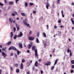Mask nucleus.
Returning <instances> with one entry per match:
<instances>
[{"mask_svg": "<svg viewBox=\"0 0 74 74\" xmlns=\"http://www.w3.org/2000/svg\"><path fill=\"white\" fill-rule=\"evenodd\" d=\"M19 53H21V51H19L18 50L17 51V55H19Z\"/></svg>", "mask_w": 74, "mask_h": 74, "instance_id": "aec40b11", "label": "nucleus"}, {"mask_svg": "<svg viewBox=\"0 0 74 74\" xmlns=\"http://www.w3.org/2000/svg\"><path fill=\"white\" fill-rule=\"evenodd\" d=\"M61 13L62 14V17L63 18H64V15L63 14V10L61 11Z\"/></svg>", "mask_w": 74, "mask_h": 74, "instance_id": "412c9836", "label": "nucleus"}, {"mask_svg": "<svg viewBox=\"0 0 74 74\" xmlns=\"http://www.w3.org/2000/svg\"><path fill=\"white\" fill-rule=\"evenodd\" d=\"M35 56H36L37 58H38V55L37 54V50L36 49L35 50Z\"/></svg>", "mask_w": 74, "mask_h": 74, "instance_id": "20e7f679", "label": "nucleus"}, {"mask_svg": "<svg viewBox=\"0 0 74 74\" xmlns=\"http://www.w3.org/2000/svg\"><path fill=\"white\" fill-rule=\"evenodd\" d=\"M12 49H13V50L16 51H18V49H17L16 48H15V47L12 46Z\"/></svg>", "mask_w": 74, "mask_h": 74, "instance_id": "9d476101", "label": "nucleus"}, {"mask_svg": "<svg viewBox=\"0 0 74 74\" xmlns=\"http://www.w3.org/2000/svg\"><path fill=\"white\" fill-rule=\"evenodd\" d=\"M33 13L34 14H36V11L35 10H33Z\"/></svg>", "mask_w": 74, "mask_h": 74, "instance_id": "4c0bfd02", "label": "nucleus"}, {"mask_svg": "<svg viewBox=\"0 0 74 74\" xmlns=\"http://www.w3.org/2000/svg\"><path fill=\"white\" fill-rule=\"evenodd\" d=\"M15 57L16 58H17V55H16V54H15Z\"/></svg>", "mask_w": 74, "mask_h": 74, "instance_id": "864d4df0", "label": "nucleus"}, {"mask_svg": "<svg viewBox=\"0 0 74 74\" xmlns=\"http://www.w3.org/2000/svg\"><path fill=\"white\" fill-rule=\"evenodd\" d=\"M30 44H28V49H30L32 46H33V43L32 42H30Z\"/></svg>", "mask_w": 74, "mask_h": 74, "instance_id": "f03ea898", "label": "nucleus"}, {"mask_svg": "<svg viewBox=\"0 0 74 74\" xmlns=\"http://www.w3.org/2000/svg\"><path fill=\"white\" fill-rule=\"evenodd\" d=\"M71 62L72 64H74V60H72L71 61Z\"/></svg>", "mask_w": 74, "mask_h": 74, "instance_id": "c756f323", "label": "nucleus"}, {"mask_svg": "<svg viewBox=\"0 0 74 74\" xmlns=\"http://www.w3.org/2000/svg\"><path fill=\"white\" fill-rule=\"evenodd\" d=\"M21 15H22V16H26V14H25L24 13H21Z\"/></svg>", "mask_w": 74, "mask_h": 74, "instance_id": "bb28decb", "label": "nucleus"}, {"mask_svg": "<svg viewBox=\"0 0 74 74\" xmlns=\"http://www.w3.org/2000/svg\"><path fill=\"white\" fill-rule=\"evenodd\" d=\"M47 63H46L45 64V65L47 66H48V65L49 66V65H50V64L51 63V62L48 61H47Z\"/></svg>", "mask_w": 74, "mask_h": 74, "instance_id": "1a4fd4ad", "label": "nucleus"}, {"mask_svg": "<svg viewBox=\"0 0 74 74\" xmlns=\"http://www.w3.org/2000/svg\"><path fill=\"white\" fill-rule=\"evenodd\" d=\"M27 51L28 53H29V52H30V50H27Z\"/></svg>", "mask_w": 74, "mask_h": 74, "instance_id": "052dcab7", "label": "nucleus"}, {"mask_svg": "<svg viewBox=\"0 0 74 74\" xmlns=\"http://www.w3.org/2000/svg\"><path fill=\"white\" fill-rule=\"evenodd\" d=\"M11 44V42H9L8 43H6V45H9Z\"/></svg>", "mask_w": 74, "mask_h": 74, "instance_id": "6ab92c4d", "label": "nucleus"}, {"mask_svg": "<svg viewBox=\"0 0 74 74\" xmlns=\"http://www.w3.org/2000/svg\"><path fill=\"white\" fill-rule=\"evenodd\" d=\"M71 67H72V69H74V65H72L71 66Z\"/></svg>", "mask_w": 74, "mask_h": 74, "instance_id": "49530a36", "label": "nucleus"}, {"mask_svg": "<svg viewBox=\"0 0 74 74\" xmlns=\"http://www.w3.org/2000/svg\"><path fill=\"white\" fill-rule=\"evenodd\" d=\"M54 68H55V66H53L51 68V70H53L54 69Z\"/></svg>", "mask_w": 74, "mask_h": 74, "instance_id": "72a5a7b5", "label": "nucleus"}, {"mask_svg": "<svg viewBox=\"0 0 74 74\" xmlns=\"http://www.w3.org/2000/svg\"><path fill=\"white\" fill-rule=\"evenodd\" d=\"M43 71L42 70H41V74H42L43 73Z\"/></svg>", "mask_w": 74, "mask_h": 74, "instance_id": "13d9d810", "label": "nucleus"}, {"mask_svg": "<svg viewBox=\"0 0 74 74\" xmlns=\"http://www.w3.org/2000/svg\"><path fill=\"white\" fill-rule=\"evenodd\" d=\"M58 22V23H61V20H60V19H59Z\"/></svg>", "mask_w": 74, "mask_h": 74, "instance_id": "f704fd0d", "label": "nucleus"}, {"mask_svg": "<svg viewBox=\"0 0 74 74\" xmlns=\"http://www.w3.org/2000/svg\"><path fill=\"white\" fill-rule=\"evenodd\" d=\"M23 36V34L22 33V32H20L19 34V35H18L17 36V37H22Z\"/></svg>", "mask_w": 74, "mask_h": 74, "instance_id": "39448f33", "label": "nucleus"}, {"mask_svg": "<svg viewBox=\"0 0 74 74\" xmlns=\"http://www.w3.org/2000/svg\"><path fill=\"white\" fill-rule=\"evenodd\" d=\"M71 73H73L74 71L73 70H71Z\"/></svg>", "mask_w": 74, "mask_h": 74, "instance_id": "a18cd8bd", "label": "nucleus"}, {"mask_svg": "<svg viewBox=\"0 0 74 74\" xmlns=\"http://www.w3.org/2000/svg\"><path fill=\"white\" fill-rule=\"evenodd\" d=\"M59 59H57L56 60L55 63L54 64V66H55V65H56V64H57V63H58V62L59 61Z\"/></svg>", "mask_w": 74, "mask_h": 74, "instance_id": "6e6552de", "label": "nucleus"}, {"mask_svg": "<svg viewBox=\"0 0 74 74\" xmlns=\"http://www.w3.org/2000/svg\"><path fill=\"white\" fill-rule=\"evenodd\" d=\"M34 37H29V38H28V39L29 40H31V41H32V40H33V39H34Z\"/></svg>", "mask_w": 74, "mask_h": 74, "instance_id": "9b49d317", "label": "nucleus"}, {"mask_svg": "<svg viewBox=\"0 0 74 74\" xmlns=\"http://www.w3.org/2000/svg\"><path fill=\"white\" fill-rule=\"evenodd\" d=\"M39 36H40V34L39 33L37 35V37H39Z\"/></svg>", "mask_w": 74, "mask_h": 74, "instance_id": "8fccbe9b", "label": "nucleus"}, {"mask_svg": "<svg viewBox=\"0 0 74 74\" xmlns=\"http://www.w3.org/2000/svg\"><path fill=\"white\" fill-rule=\"evenodd\" d=\"M6 1H7V0H5L4 1V3L5 4H7V2Z\"/></svg>", "mask_w": 74, "mask_h": 74, "instance_id": "58836bf2", "label": "nucleus"}, {"mask_svg": "<svg viewBox=\"0 0 74 74\" xmlns=\"http://www.w3.org/2000/svg\"><path fill=\"white\" fill-rule=\"evenodd\" d=\"M69 52H70V49H68L67 50V52L68 53H69Z\"/></svg>", "mask_w": 74, "mask_h": 74, "instance_id": "ea45409f", "label": "nucleus"}, {"mask_svg": "<svg viewBox=\"0 0 74 74\" xmlns=\"http://www.w3.org/2000/svg\"><path fill=\"white\" fill-rule=\"evenodd\" d=\"M27 21V19L26 18H25V19L23 21V22L24 23V24L25 25V26H27V27H31L30 26V24H28L26 23V22Z\"/></svg>", "mask_w": 74, "mask_h": 74, "instance_id": "f257e3e1", "label": "nucleus"}, {"mask_svg": "<svg viewBox=\"0 0 74 74\" xmlns=\"http://www.w3.org/2000/svg\"><path fill=\"white\" fill-rule=\"evenodd\" d=\"M18 46L20 48H22V47H23L22 44L21 43H18Z\"/></svg>", "mask_w": 74, "mask_h": 74, "instance_id": "423d86ee", "label": "nucleus"}, {"mask_svg": "<svg viewBox=\"0 0 74 74\" xmlns=\"http://www.w3.org/2000/svg\"><path fill=\"white\" fill-rule=\"evenodd\" d=\"M16 71L17 73H18L19 72V69H17L16 70Z\"/></svg>", "mask_w": 74, "mask_h": 74, "instance_id": "a878e982", "label": "nucleus"}, {"mask_svg": "<svg viewBox=\"0 0 74 74\" xmlns=\"http://www.w3.org/2000/svg\"><path fill=\"white\" fill-rule=\"evenodd\" d=\"M27 74H30V72H27Z\"/></svg>", "mask_w": 74, "mask_h": 74, "instance_id": "69168bd1", "label": "nucleus"}, {"mask_svg": "<svg viewBox=\"0 0 74 74\" xmlns=\"http://www.w3.org/2000/svg\"><path fill=\"white\" fill-rule=\"evenodd\" d=\"M36 42L37 43H39L40 42V41H39V40H38V38H36Z\"/></svg>", "mask_w": 74, "mask_h": 74, "instance_id": "393cba45", "label": "nucleus"}, {"mask_svg": "<svg viewBox=\"0 0 74 74\" xmlns=\"http://www.w3.org/2000/svg\"><path fill=\"white\" fill-rule=\"evenodd\" d=\"M43 34L44 35V37H46V34H45V33H44V32H43Z\"/></svg>", "mask_w": 74, "mask_h": 74, "instance_id": "2f4dec72", "label": "nucleus"}, {"mask_svg": "<svg viewBox=\"0 0 74 74\" xmlns=\"http://www.w3.org/2000/svg\"><path fill=\"white\" fill-rule=\"evenodd\" d=\"M71 21L72 24L74 25V21L73 20V18H71Z\"/></svg>", "mask_w": 74, "mask_h": 74, "instance_id": "4468645a", "label": "nucleus"}, {"mask_svg": "<svg viewBox=\"0 0 74 74\" xmlns=\"http://www.w3.org/2000/svg\"><path fill=\"white\" fill-rule=\"evenodd\" d=\"M19 0H16L15 1V2L16 3H18V1H19Z\"/></svg>", "mask_w": 74, "mask_h": 74, "instance_id": "09e8293b", "label": "nucleus"}, {"mask_svg": "<svg viewBox=\"0 0 74 74\" xmlns=\"http://www.w3.org/2000/svg\"><path fill=\"white\" fill-rule=\"evenodd\" d=\"M70 56H72V53H71V52H70Z\"/></svg>", "mask_w": 74, "mask_h": 74, "instance_id": "79ce46f5", "label": "nucleus"}, {"mask_svg": "<svg viewBox=\"0 0 74 74\" xmlns=\"http://www.w3.org/2000/svg\"><path fill=\"white\" fill-rule=\"evenodd\" d=\"M32 33V31H30V32H29V34L30 35V34H31Z\"/></svg>", "mask_w": 74, "mask_h": 74, "instance_id": "0e129e2a", "label": "nucleus"}, {"mask_svg": "<svg viewBox=\"0 0 74 74\" xmlns=\"http://www.w3.org/2000/svg\"><path fill=\"white\" fill-rule=\"evenodd\" d=\"M12 49V46L9 48V50H11Z\"/></svg>", "mask_w": 74, "mask_h": 74, "instance_id": "37998d69", "label": "nucleus"}, {"mask_svg": "<svg viewBox=\"0 0 74 74\" xmlns=\"http://www.w3.org/2000/svg\"><path fill=\"white\" fill-rule=\"evenodd\" d=\"M25 5L26 7H27V5H28V4H27V2H25Z\"/></svg>", "mask_w": 74, "mask_h": 74, "instance_id": "b1692460", "label": "nucleus"}, {"mask_svg": "<svg viewBox=\"0 0 74 74\" xmlns=\"http://www.w3.org/2000/svg\"><path fill=\"white\" fill-rule=\"evenodd\" d=\"M2 51H5V49H4V48H3L2 49Z\"/></svg>", "mask_w": 74, "mask_h": 74, "instance_id": "6e6d98bb", "label": "nucleus"}, {"mask_svg": "<svg viewBox=\"0 0 74 74\" xmlns=\"http://www.w3.org/2000/svg\"><path fill=\"white\" fill-rule=\"evenodd\" d=\"M9 4L10 5H13L14 4V3L13 1H10L9 2Z\"/></svg>", "mask_w": 74, "mask_h": 74, "instance_id": "a211bd4d", "label": "nucleus"}, {"mask_svg": "<svg viewBox=\"0 0 74 74\" xmlns=\"http://www.w3.org/2000/svg\"><path fill=\"white\" fill-rule=\"evenodd\" d=\"M9 21H10V23H12V21H13V19H12V18H10L9 19Z\"/></svg>", "mask_w": 74, "mask_h": 74, "instance_id": "2eb2a0df", "label": "nucleus"}, {"mask_svg": "<svg viewBox=\"0 0 74 74\" xmlns=\"http://www.w3.org/2000/svg\"><path fill=\"white\" fill-rule=\"evenodd\" d=\"M47 5L46 6V8L47 9H48V8H49V3H47Z\"/></svg>", "mask_w": 74, "mask_h": 74, "instance_id": "ddd939ff", "label": "nucleus"}, {"mask_svg": "<svg viewBox=\"0 0 74 74\" xmlns=\"http://www.w3.org/2000/svg\"><path fill=\"white\" fill-rule=\"evenodd\" d=\"M23 63H21V64L20 66V68L21 69H23Z\"/></svg>", "mask_w": 74, "mask_h": 74, "instance_id": "f8f14e48", "label": "nucleus"}, {"mask_svg": "<svg viewBox=\"0 0 74 74\" xmlns=\"http://www.w3.org/2000/svg\"><path fill=\"white\" fill-rule=\"evenodd\" d=\"M52 6L53 8H54L55 6V4L54 3V2H53V4L52 5Z\"/></svg>", "mask_w": 74, "mask_h": 74, "instance_id": "cd10ccee", "label": "nucleus"}, {"mask_svg": "<svg viewBox=\"0 0 74 74\" xmlns=\"http://www.w3.org/2000/svg\"><path fill=\"white\" fill-rule=\"evenodd\" d=\"M17 38V35H15L13 38H14V40H15L16 38Z\"/></svg>", "mask_w": 74, "mask_h": 74, "instance_id": "4be33fe9", "label": "nucleus"}, {"mask_svg": "<svg viewBox=\"0 0 74 74\" xmlns=\"http://www.w3.org/2000/svg\"><path fill=\"white\" fill-rule=\"evenodd\" d=\"M14 32H15V31H16V28L15 27H14Z\"/></svg>", "mask_w": 74, "mask_h": 74, "instance_id": "a19ab883", "label": "nucleus"}, {"mask_svg": "<svg viewBox=\"0 0 74 74\" xmlns=\"http://www.w3.org/2000/svg\"><path fill=\"white\" fill-rule=\"evenodd\" d=\"M46 46H47V45H46V43L44 44V47H46Z\"/></svg>", "mask_w": 74, "mask_h": 74, "instance_id": "603ef678", "label": "nucleus"}, {"mask_svg": "<svg viewBox=\"0 0 74 74\" xmlns=\"http://www.w3.org/2000/svg\"><path fill=\"white\" fill-rule=\"evenodd\" d=\"M46 27L47 28V30H48L49 29V25H47L46 26Z\"/></svg>", "mask_w": 74, "mask_h": 74, "instance_id": "c9c22d12", "label": "nucleus"}, {"mask_svg": "<svg viewBox=\"0 0 74 74\" xmlns=\"http://www.w3.org/2000/svg\"><path fill=\"white\" fill-rule=\"evenodd\" d=\"M57 4H60V0H57Z\"/></svg>", "mask_w": 74, "mask_h": 74, "instance_id": "7c9ffc66", "label": "nucleus"}, {"mask_svg": "<svg viewBox=\"0 0 74 74\" xmlns=\"http://www.w3.org/2000/svg\"><path fill=\"white\" fill-rule=\"evenodd\" d=\"M55 49H54L53 50V53L55 52Z\"/></svg>", "mask_w": 74, "mask_h": 74, "instance_id": "e2e57ef3", "label": "nucleus"}, {"mask_svg": "<svg viewBox=\"0 0 74 74\" xmlns=\"http://www.w3.org/2000/svg\"><path fill=\"white\" fill-rule=\"evenodd\" d=\"M12 16H15V14H14V13H12Z\"/></svg>", "mask_w": 74, "mask_h": 74, "instance_id": "de8ad7c7", "label": "nucleus"}, {"mask_svg": "<svg viewBox=\"0 0 74 74\" xmlns=\"http://www.w3.org/2000/svg\"><path fill=\"white\" fill-rule=\"evenodd\" d=\"M16 27L17 29V31H18L19 30V29H20V28L19 27V26L17 25V24H16Z\"/></svg>", "mask_w": 74, "mask_h": 74, "instance_id": "0eeeda50", "label": "nucleus"}, {"mask_svg": "<svg viewBox=\"0 0 74 74\" xmlns=\"http://www.w3.org/2000/svg\"><path fill=\"white\" fill-rule=\"evenodd\" d=\"M35 49H36V47L35 46H33L32 48V51H35Z\"/></svg>", "mask_w": 74, "mask_h": 74, "instance_id": "dca6fc26", "label": "nucleus"}, {"mask_svg": "<svg viewBox=\"0 0 74 74\" xmlns=\"http://www.w3.org/2000/svg\"><path fill=\"white\" fill-rule=\"evenodd\" d=\"M11 69L12 71V70H13V68L12 67H11Z\"/></svg>", "mask_w": 74, "mask_h": 74, "instance_id": "680f3d73", "label": "nucleus"}, {"mask_svg": "<svg viewBox=\"0 0 74 74\" xmlns=\"http://www.w3.org/2000/svg\"><path fill=\"white\" fill-rule=\"evenodd\" d=\"M10 34L11 36H10V38H12V36H13V32H12Z\"/></svg>", "mask_w": 74, "mask_h": 74, "instance_id": "5701e85b", "label": "nucleus"}, {"mask_svg": "<svg viewBox=\"0 0 74 74\" xmlns=\"http://www.w3.org/2000/svg\"><path fill=\"white\" fill-rule=\"evenodd\" d=\"M54 29H56L57 27H56V26H55L54 27Z\"/></svg>", "mask_w": 74, "mask_h": 74, "instance_id": "338daca9", "label": "nucleus"}, {"mask_svg": "<svg viewBox=\"0 0 74 74\" xmlns=\"http://www.w3.org/2000/svg\"><path fill=\"white\" fill-rule=\"evenodd\" d=\"M14 55L13 53H11V56H12Z\"/></svg>", "mask_w": 74, "mask_h": 74, "instance_id": "bf43d9fd", "label": "nucleus"}, {"mask_svg": "<svg viewBox=\"0 0 74 74\" xmlns=\"http://www.w3.org/2000/svg\"><path fill=\"white\" fill-rule=\"evenodd\" d=\"M38 64V62L37 61H36L35 63V66L36 67H38V65H37V64Z\"/></svg>", "mask_w": 74, "mask_h": 74, "instance_id": "f3484780", "label": "nucleus"}, {"mask_svg": "<svg viewBox=\"0 0 74 74\" xmlns=\"http://www.w3.org/2000/svg\"><path fill=\"white\" fill-rule=\"evenodd\" d=\"M34 69H35V67H33V68H32V70H34Z\"/></svg>", "mask_w": 74, "mask_h": 74, "instance_id": "5fc2aeb1", "label": "nucleus"}, {"mask_svg": "<svg viewBox=\"0 0 74 74\" xmlns=\"http://www.w3.org/2000/svg\"><path fill=\"white\" fill-rule=\"evenodd\" d=\"M25 62V59H23V60H22V63H24V62Z\"/></svg>", "mask_w": 74, "mask_h": 74, "instance_id": "473e14b6", "label": "nucleus"}, {"mask_svg": "<svg viewBox=\"0 0 74 74\" xmlns=\"http://www.w3.org/2000/svg\"><path fill=\"white\" fill-rule=\"evenodd\" d=\"M29 4H30V5L32 6V5H33L34 3H30Z\"/></svg>", "mask_w": 74, "mask_h": 74, "instance_id": "e433bc0d", "label": "nucleus"}, {"mask_svg": "<svg viewBox=\"0 0 74 74\" xmlns=\"http://www.w3.org/2000/svg\"><path fill=\"white\" fill-rule=\"evenodd\" d=\"M14 66H15L16 67H17L18 66V64H14Z\"/></svg>", "mask_w": 74, "mask_h": 74, "instance_id": "c85d7f7f", "label": "nucleus"}, {"mask_svg": "<svg viewBox=\"0 0 74 74\" xmlns=\"http://www.w3.org/2000/svg\"><path fill=\"white\" fill-rule=\"evenodd\" d=\"M1 53H2V56H3L4 58H5V57H6L7 54H6L5 53H4V52L3 51L1 52Z\"/></svg>", "mask_w": 74, "mask_h": 74, "instance_id": "7ed1b4c3", "label": "nucleus"}, {"mask_svg": "<svg viewBox=\"0 0 74 74\" xmlns=\"http://www.w3.org/2000/svg\"><path fill=\"white\" fill-rule=\"evenodd\" d=\"M32 60H31V61H30V63H29V65H30V64H31V63H32Z\"/></svg>", "mask_w": 74, "mask_h": 74, "instance_id": "4d7b16f0", "label": "nucleus"}, {"mask_svg": "<svg viewBox=\"0 0 74 74\" xmlns=\"http://www.w3.org/2000/svg\"><path fill=\"white\" fill-rule=\"evenodd\" d=\"M38 61H39V62H41V59H39L38 60Z\"/></svg>", "mask_w": 74, "mask_h": 74, "instance_id": "3c124183", "label": "nucleus"}, {"mask_svg": "<svg viewBox=\"0 0 74 74\" xmlns=\"http://www.w3.org/2000/svg\"><path fill=\"white\" fill-rule=\"evenodd\" d=\"M72 29H74V27H72Z\"/></svg>", "mask_w": 74, "mask_h": 74, "instance_id": "774afa93", "label": "nucleus"}, {"mask_svg": "<svg viewBox=\"0 0 74 74\" xmlns=\"http://www.w3.org/2000/svg\"><path fill=\"white\" fill-rule=\"evenodd\" d=\"M3 4H2V3L0 2V5H1V6H3Z\"/></svg>", "mask_w": 74, "mask_h": 74, "instance_id": "c03bdc74", "label": "nucleus"}]
</instances>
